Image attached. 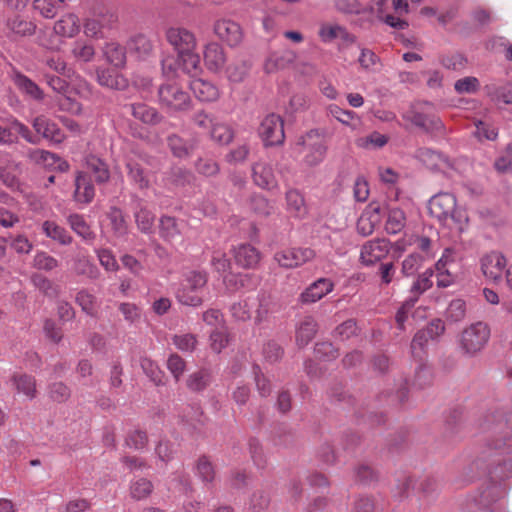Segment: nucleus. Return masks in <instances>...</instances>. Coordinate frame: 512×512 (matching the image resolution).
<instances>
[{
	"label": "nucleus",
	"mask_w": 512,
	"mask_h": 512,
	"mask_svg": "<svg viewBox=\"0 0 512 512\" xmlns=\"http://www.w3.org/2000/svg\"><path fill=\"white\" fill-rule=\"evenodd\" d=\"M429 214L440 224L461 234L469 227L466 208L457 204L456 197L448 192H440L428 202Z\"/></svg>",
	"instance_id": "1"
},
{
	"label": "nucleus",
	"mask_w": 512,
	"mask_h": 512,
	"mask_svg": "<svg viewBox=\"0 0 512 512\" xmlns=\"http://www.w3.org/2000/svg\"><path fill=\"white\" fill-rule=\"evenodd\" d=\"M208 276L203 271H190L185 274L180 287L176 291L177 300L186 306L198 307L204 302L202 292L207 284Z\"/></svg>",
	"instance_id": "2"
},
{
	"label": "nucleus",
	"mask_w": 512,
	"mask_h": 512,
	"mask_svg": "<svg viewBox=\"0 0 512 512\" xmlns=\"http://www.w3.org/2000/svg\"><path fill=\"white\" fill-rule=\"evenodd\" d=\"M159 103L169 113L185 112L191 109L189 94L176 82H167L158 90Z\"/></svg>",
	"instance_id": "3"
},
{
	"label": "nucleus",
	"mask_w": 512,
	"mask_h": 512,
	"mask_svg": "<svg viewBox=\"0 0 512 512\" xmlns=\"http://www.w3.org/2000/svg\"><path fill=\"white\" fill-rule=\"evenodd\" d=\"M297 144L304 146L307 150L304 162L310 167L319 165L326 157L327 143L324 135L319 130H310L299 138Z\"/></svg>",
	"instance_id": "4"
},
{
	"label": "nucleus",
	"mask_w": 512,
	"mask_h": 512,
	"mask_svg": "<svg viewBox=\"0 0 512 512\" xmlns=\"http://www.w3.org/2000/svg\"><path fill=\"white\" fill-rule=\"evenodd\" d=\"M490 330L483 322H477L467 327L461 335L460 345L468 355H474L484 348L488 342Z\"/></svg>",
	"instance_id": "5"
},
{
	"label": "nucleus",
	"mask_w": 512,
	"mask_h": 512,
	"mask_svg": "<svg viewBox=\"0 0 512 512\" xmlns=\"http://www.w3.org/2000/svg\"><path fill=\"white\" fill-rule=\"evenodd\" d=\"M405 117L426 131H439L442 128V122L437 116L434 106L428 102L413 105Z\"/></svg>",
	"instance_id": "6"
},
{
	"label": "nucleus",
	"mask_w": 512,
	"mask_h": 512,
	"mask_svg": "<svg viewBox=\"0 0 512 512\" xmlns=\"http://www.w3.org/2000/svg\"><path fill=\"white\" fill-rule=\"evenodd\" d=\"M259 135L266 146L281 145L285 139L284 121L281 116L268 114L260 124Z\"/></svg>",
	"instance_id": "7"
},
{
	"label": "nucleus",
	"mask_w": 512,
	"mask_h": 512,
	"mask_svg": "<svg viewBox=\"0 0 512 512\" xmlns=\"http://www.w3.org/2000/svg\"><path fill=\"white\" fill-rule=\"evenodd\" d=\"M315 256L316 252L308 247L287 248L276 252L274 260L283 268H296L312 261Z\"/></svg>",
	"instance_id": "8"
},
{
	"label": "nucleus",
	"mask_w": 512,
	"mask_h": 512,
	"mask_svg": "<svg viewBox=\"0 0 512 512\" xmlns=\"http://www.w3.org/2000/svg\"><path fill=\"white\" fill-rule=\"evenodd\" d=\"M390 252V242L384 238H376L365 242L360 251V262L365 266H373L384 259Z\"/></svg>",
	"instance_id": "9"
},
{
	"label": "nucleus",
	"mask_w": 512,
	"mask_h": 512,
	"mask_svg": "<svg viewBox=\"0 0 512 512\" xmlns=\"http://www.w3.org/2000/svg\"><path fill=\"white\" fill-rule=\"evenodd\" d=\"M167 42L173 47L178 54L188 52L191 49H196L195 35L183 27H170L166 33Z\"/></svg>",
	"instance_id": "10"
},
{
	"label": "nucleus",
	"mask_w": 512,
	"mask_h": 512,
	"mask_svg": "<svg viewBox=\"0 0 512 512\" xmlns=\"http://www.w3.org/2000/svg\"><path fill=\"white\" fill-rule=\"evenodd\" d=\"M487 445L490 449L499 453H504L512 448V434L507 427L506 423H497L487 439Z\"/></svg>",
	"instance_id": "11"
},
{
	"label": "nucleus",
	"mask_w": 512,
	"mask_h": 512,
	"mask_svg": "<svg viewBox=\"0 0 512 512\" xmlns=\"http://www.w3.org/2000/svg\"><path fill=\"white\" fill-rule=\"evenodd\" d=\"M380 221L381 206L377 202H371L357 221V231L362 236H369L374 232Z\"/></svg>",
	"instance_id": "12"
},
{
	"label": "nucleus",
	"mask_w": 512,
	"mask_h": 512,
	"mask_svg": "<svg viewBox=\"0 0 512 512\" xmlns=\"http://www.w3.org/2000/svg\"><path fill=\"white\" fill-rule=\"evenodd\" d=\"M32 126L36 133L51 142L59 144L65 140V134L62 130L54 121L45 115L35 117L32 121Z\"/></svg>",
	"instance_id": "13"
},
{
	"label": "nucleus",
	"mask_w": 512,
	"mask_h": 512,
	"mask_svg": "<svg viewBox=\"0 0 512 512\" xmlns=\"http://www.w3.org/2000/svg\"><path fill=\"white\" fill-rule=\"evenodd\" d=\"M334 283L328 278H319L311 283L300 295L304 304L315 303L332 292Z\"/></svg>",
	"instance_id": "14"
},
{
	"label": "nucleus",
	"mask_w": 512,
	"mask_h": 512,
	"mask_svg": "<svg viewBox=\"0 0 512 512\" xmlns=\"http://www.w3.org/2000/svg\"><path fill=\"white\" fill-rule=\"evenodd\" d=\"M233 257L241 268L255 269L261 260V253L250 244H241L233 249Z\"/></svg>",
	"instance_id": "15"
},
{
	"label": "nucleus",
	"mask_w": 512,
	"mask_h": 512,
	"mask_svg": "<svg viewBox=\"0 0 512 512\" xmlns=\"http://www.w3.org/2000/svg\"><path fill=\"white\" fill-rule=\"evenodd\" d=\"M215 34L230 46H235L242 39V31L240 26L231 20H218L214 25Z\"/></svg>",
	"instance_id": "16"
},
{
	"label": "nucleus",
	"mask_w": 512,
	"mask_h": 512,
	"mask_svg": "<svg viewBox=\"0 0 512 512\" xmlns=\"http://www.w3.org/2000/svg\"><path fill=\"white\" fill-rule=\"evenodd\" d=\"M144 162V158L135 156L130 157L126 163L127 176L139 189H147L150 185L148 174L143 167Z\"/></svg>",
	"instance_id": "17"
},
{
	"label": "nucleus",
	"mask_w": 512,
	"mask_h": 512,
	"mask_svg": "<svg viewBox=\"0 0 512 512\" xmlns=\"http://www.w3.org/2000/svg\"><path fill=\"white\" fill-rule=\"evenodd\" d=\"M190 89L201 102H215L220 98L219 88L210 81L194 78L190 81Z\"/></svg>",
	"instance_id": "18"
},
{
	"label": "nucleus",
	"mask_w": 512,
	"mask_h": 512,
	"mask_svg": "<svg viewBox=\"0 0 512 512\" xmlns=\"http://www.w3.org/2000/svg\"><path fill=\"white\" fill-rule=\"evenodd\" d=\"M203 57L206 68L211 72L218 73L225 66L226 55L218 43H208L204 48Z\"/></svg>",
	"instance_id": "19"
},
{
	"label": "nucleus",
	"mask_w": 512,
	"mask_h": 512,
	"mask_svg": "<svg viewBox=\"0 0 512 512\" xmlns=\"http://www.w3.org/2000/svg\"><path fill=\"white\" fill-rule=\"evenodd\" d=\"M383 5L384 0H371V3H365L364 0H336L337 9L345 13H360L370 10L380 14Z\"/></svg>",
	"instance_id": "20"
},
{
	"label": "nucleus",
	"mask_w": 512,
	"mask_h": 512,
	"mask_svg": "<svg viewBox=\"0 0 512 512\" xmlns=\"http://www.w3.org/2000/svg\"><path fill=\"white\" fill-rule=\"evenodd\" d=\"M28 157L36 164L43 165L47 168L58 169L60 171H66L69 168L67 161L61 159L54 153L46 150L34 149L28 153Z\"/></svg>",
	"instance_id": "21"
},
{
	"label": "nucleus",
	"mask_w": 512,
	"mask_h": 512,
	"mask_svg": "<svg viewBox=\"0 0 512 512\" xmlns=\"http://www.w3.org/2000/svg\"><path fill=\"white\" fill-rule=\"evenodd\" d=\"M505 265L506 260L504 256L497 252H491L481 260V268L484 275L492 280H497L501 277Z\"/></svg>",
	"instance_id": "22"
},
{
	"label": "nucleus",
	"mask_w": 512,
	"mask_h": 512,
	"mask_svg": "<svg viewBox=\"0 0 512 512\" xmlns=\"http://www.w3.org/2000/svg\"><path fill=\"white\" fill-rule=\"evenodd\" d=\"M95 196V188L89 175L85 172H78L75 178L74 199L76 202L88 204Z\"/></svg>",
	"instance_id": "23"
},
{
	"label": "nucleus",
	"mask_w": 512,
	"mask_h": 512,
	"mask_svg": "<svg viewBox=\"0 0 512 512\" xmlns=\"http://www.w3.org/2000/svg\"><path fill=\"white\" fill-rule=\"evenodd\" d=\"M254 183L262 189L271 190L277 187L273 168L266 163H256L252 167Z\"/></svg>",
	"instance_id": "24"
},
{
	"label": "nucleus",
	"mask_w": 512,
	"mask_h": 512,
	"mask_svg": "<svg viewBox=\"0 0 512 512\" xmlns=\"http://www.w3.org/2000/svg\"><path fill=\"white\" fill-rule=\"evenodd\" d=\"M11 79L16 87L30 98L41 101L44 99L43 90L30 78L22 74L21 72L13 69Z\"/></svg>",
	"instance_id": "25"
},
{
	"label": "nucleus",
	"mask_w": 512,
	"mask_h": 512,
	"mask_svg": "<svg viewBox=\"0 0 512 512\" xmlns=\"http://www.w3.org/2000/svg\"><path fill=\"white\" fill-rule=\"evenodd\" d=\"M288 213L297 219H303L308 214V207L305 203L304 196L297 189H289L285 195Z\"/></svg>",
	"instance_id": "26"
},
{
	"label": "nucleus",
	"mask_w": 512,
	"mask_h": 512,
	"mask_svg": "<svg viewBox=\"0 0 512 512\" xmlns=\"http://www.w3.org/2000/svg\"><path fill=\"white\" fill-rule=\"evenodd\" d=\"M318 324L312 316H305L296 327V344L299 347L307 346L315 337Z\"/></svg>",
	"instance_id": "27"
},
{
	"label": "nucleus",
	"mask_w": 512,
	"mask_h": 512,
	"mask_svg": "<svg viewBox=\"0 0 512 512\" xmlns=\"http://www.w3.org/2000/svg\"><path fill=\"white\" fill-rule=\"evenodd\" d=\"M223 283L227 290L254 289L257 286L256 277L249 273H229L224 276Z\"/></svg>",
	"instance_id": "28"
},
{
	"label": "nucleus",
	"mask_w": 512,
	"mask_h": 512,
	"mask_svg": "<svg viewBox=\"0 0 512 512\" xmlns=\"http://www.w3.org/2000/svg\"><path fill=\"white\" fill-rule=\"evenodd\" d=\"M19 165L9 155H0V180L9 188L18 186Z\"/></svg>",
	"instance_id": "29"
},
{
	"label": "nucleus",
	"mask_w": 512,
	"mask_h": 512,
	"mask_svg": "<svg viewBox=\"0 0 512 512\" xmlns=\"http://www.w3.org/2000/svg\"><path fill=\"white\" fill-rule=\"evenodd\" d=\"M417 157L430 170H444L449 167V161L443 154L429 148L419 149Z\"/></svg>",
	"instance_id": "30"
},
{
	"label": "nucleus",
	"mask_w": 512,
	"mask_h": 512,
	"mask_svg": "<svg viewBox=\"0 0 512 512\" xmlns=\"http://www.w3.org/2000/svg\"><path fill=\"white\" fill-rule=\"evenodd\" d=\"M42 232L46 237L59 243L60 245L67 246L73 241L70 233L55 221L46 220L42 223Z\"/></svg>",
	"instance_id": "31"
},
{
	"label": "nucleus",
	"mask_w": 512,
	"mask_h": 512,
	"mask_svg": "<svg viewBox=\"0 0 512 512\" xmlns=\"http://www.w3.org/2000/svg\"><path fill=\"white\" fill-rule=\"evenodd\" d=\"M11 380L13 386L19 394H23L29 400H32L36 397V380L33 376L22 373H15Z\"/></svg>",
	"instance_id": "32"
},
{
	"label": "nucleus",
	"mask_w": 512,
	"mask_h": 512,
	"mask_svg": "<svg viewBox=\"0 0 512 512\" xmlns=\"http://www.w3.org/2000/svg\"><path fill=\"white\" fill-rule=\"evenodd\" d=\"M6 28L11 35L16 37H25L34 34L36 26L33 22L28 21L19 15H14L7 19Z\"/></svg>",
	"instance_id": "33"
},
{
	"label": "nucleus",
	"mask_w": 512,
	"mask_h": 512,
	"mask_svg": "<svg viewBox=\"0 0 512 512\" xmlns=\"http://www.w3.org/2000/svg\"><path fill=\"white\" fill-rule=\"evenodd\" d=\"M294 60V54L291 51L273 52L264 62L266 73H275L286 68Z\"/></svg>",
	"instance_id": "34"
},
{
	"label": "nucleus",
	"mask_w": 512,
	"mask_h": 512,
	"mask_svg": "<svg viewBox=\"0 0 512 512\" xmlns=\"http://www.w3.org/2000/svg\"><path fill=\"white\" fill-rule=\"evenodd\" d=\"M80 29L79 19L75 14H67L55 22L54 31L62 37H73Z\"/></svg>",
	"instance_id": "35"
},
{
	"label": "nucleus",
	"mask_w": 512,
	"mask_h": 512,
	"mask_svg": "<svg viewBox=\"0 0 512 512\" xmlns=\"http://www.w3.org/2000/svg\"><path fill=\"white\" fill-rule=\"evenodd\" d=\"M97 80L101 86L121 90L127 87V80L113 69H101L97 71Z\"/></svg>",
	"instance_id": "36"
},
{
	"label": "nucleus",
	"mask_w": 512,
	"mask_h": 512,
	"mask_svg": "<svg viewBox=\"0 0 512 512\" xmlns=\"http://www.w3.org/2000/svg\"><path fill=\"white\" fill-rule=\"evenodd\" d=\"M132 115L145 124L155 125L162 120L158 111L146 104L139 103L131 105Z\"/></svg>",
	"instance_id": "37"
},
{
	"label": "nucleus",
	"mask_w": 512,
	"mask_h": 512,
	"mask_svg": "<svg viewBox=\"0 0 512 512\" xmlns=\"http://www.w3.org/2000/svg\"><path fill=\"white\" fill-rule=\"evenodd\" d=\"M67 223L71 229L84 240L91 241L95 238L94 232L82 215L77 213L70 214L67 217Z\"/></svg>",
	"instance_id": "38"
},
{
	"label": "nucleus",
	"mask_w": 512,
	"mask_h": 512,
	"mask_svg": "<svg viewBox=\"0 0 512 512\" xmlns=\"http://www.w3.org/2000/svg\"><path fill=\"white\" fill-rule=\"evenodd\" d=\"M178 61L182 70L191 76H196L201 71L200 57L195 49L178 54Z\"/></svg>",
	"instance_id": "39"
},
{
	"label": "nucleus",
	"mask_w": 512,
	"mask_h": 512,
	"mask_svg": "<svg viewBox=\"0 0 512 512\" xmlns=\"http://www.w3.org/2000/svg\"><path fill=\"white\" fill-rule=\"evenodd\" d=\"M107 218L110 222L111 229L118 237L125 236L128 232V225L121 209L111 207L107 212Z\"/></svg>",
	"instance_id": "40"
},
{
	"label": "nucleus",
	"mask_w": 512,
	"mask_h": 512,
	"mask_svg": "<svg viewBox=\"0 0 512 512\" xmlns=\"http://www.w3.org/2000/svg\"><path fill=\"white\" fill-rule=\"evenodd\" d=\"M128 48L138 58H145L152 53L153 43L148 37L140 34L130 40Z\"/></svg>",
	"instance_id": "41"
},
{
	"label": "nucleus",
	"mask_w": 512,
	"mask_h": 512,
	"mask_svg": "<svg viewBox=\"0 0 512 512\" xmlns=\"http://www.w3.org/2000/svg\"><path fill=\"white\" fill-rule=\"evenodd\" d=\"M406 225L405 213L399 208H392L388 212L385 229L389 234H397Z\"/></svg>",
	"instance_id": "42"
},
{
	"label": "nucleus",
	"mask_w": 512,
	"mask_h": 512,
	"mask_svg": "<svg viewBox=\"0 0 512 512\" xmlns=\"http://www.w3.org/2000/svg\"><path fill=\"white\" fill-rule=\"evenodd\" d=\"M486 91L492 101L496 103L512 104V84L502 86L487 85Z\"/></svg>",
	"instance_id": "43"
},
{
	"label": "nucleus",
	"mask_w": 512,
	"mask_h": 512,
	"mask_svg": "<svg viewBox=\"0 0 512 512\" xmlns=\"http://www.w3.org/2000/svg\"><path fill=\"white\" fill-rule=\"evenodd\" d=\"M209 136L213 141L227 145L232 141L234 134L229 125L220 122L217 119L209 133Z\"/></svg>",
	"instance_id": "44"
},
{
	"label": "nucleus",
	"mask_w": 512,
	"mask_h": 512,
	"mask_svg": "<svg viewBox=\"0 0 512 512\" xmlns=\"http://www.w3.org/2000/svg\"><path fill=\"white\" fill-rule=\"evenodd\" d=\"M86 165L89 171H91L96 178L98 183H104L108 181L110 173L107 165L98 157L89 156L86 159Z\"/></svg>",
	"instance_id": "45"
},
{
	"label": "nucleus",
	"mask_w": 512,
	"mask_h": 512,
	"mask_svg": "<svg viewBox=\"0 0 512 512\" xmlns=\"http://www.w3.org/2000/svg\"><path fill=\"white\" fill-rule=\"evenodd\" d=\"M181 230L175 218L170 216H163L160 219V235L166 241H173L179 237Z\"/></svg>",
	"instance_id": "46"
},
{
	"label": "nucleus",
	"mask_w": 512,
	"mask_h": 512,
	"mask_svg": "<svg viewBox=\"0 0 512 512\" xmlns=\"http://www.w3.org/2000/svg\"><path fill=\"white\" fill-rule=\"evenodd\" d=\"M153 491V484L146 478H140L131 482L130 495L135 500L147 498Z\"/></svg>",
	"instance_id": "47"
},
{
	"label": "nucleus",
	"mask_w": 512,
	"mask_h": 512,
	"mask_svg": "<svg viewBox=\"0 0 512 512\" xmlns=\"http://www.w3.org/2000/svg\"><path fill=\"white\" fill-rule=\"evenodd\" d=\"M251 209L258 216L267 217L274 213L275 206L265 197L255 195L251 198Z\"/></svg>",
	"instance_id": "48"
},
{
	"label": "nucleus",
	"mask_w": 512,
	"mask_h": 512,
	"mask_svg": "<svg viewBox=\"0 0 512 512\" xmlns=\"http://www.w3.org/2000/svg\"><path fill=\"white\" fill-rule=\"evenodd\" d=\"M76 302L82 310L90 315L95 316L97 313L96 297L87 290H81L76 295Z\"/></svg>",
	"instance_id": "49"
},
{
	"label": "nucleus",
	"mask_w": 512,
	"mask_h": 512,
	"mask_svg": "<svg viewBox=\"0 0 512 512\" xmlns=\"http://www.w3.org/2000/svg\"><path fill=\"white\" fill-rule=\"evenodd\" d=\"M155 216L154 214L145 207H140L135 212V221L138 228L144 232H150L154 226Z\"/></svg>",
	"instance_id": "50"
},
{
	"label": "nucleus",
	"mask_w": 512,
	"mask_h": 512,
	"mask_svg": "<svg viewBox=\"0 0 512 512\" xmlns=\"http://www.w3.org/2000/svg\"><path fill=\"white\" fill-rule=\"evenodd\" d=\"M114 21L115 16L113 14L109 15L107 21L106 19H88L84 24V33L89 37H98L102 32V28L106 24H112Z\"/></svg>",
	"instance_id": "51"
},
{
	"label": "nucleus",
	"mask_w": 512,
	"mask_h": 512,
	"mask_svg": "<svg viewBox=\"0 0 512 512\" xmlns=\"http://www.w3.org/2000/svg\"><path fill=\"white\" fill-rule=\"evenodd\" d=\"M107 60L115 67H122L126 61L124 49L114 43L108 44L105 48Z\"/></svg>",
	"instance_id": "52"
},
{
	"label": "nucleus",
	"mask_w": 512,
	"mask_h": 512,
	"mask_svg": "<svg viewBox=\"0 0 512 512\" xmlns=\"http://www.w3.org/2000/svg\"><path fill=\"white\" fill-rule=\"evenodd\" d=\"M33 266L39 270L51 271L59 266V261L46 252H37L33 259Z\"/></svg>",
	"instance_id": "53"
},
{
	"label": "nucleus",
	"mask_w": 512,
	"mask_h": 512,
	"mask_svg": "<svg viewBox=\"0 0 512 512\" xmlns=\"http://www.w3.org/2000/svg\"><path fill=\"white\" fill-rule=\"evenodd\" d=\"M141 368L144 373L156 384L163 383L164 374L160 368L149 358L141 359Z\"/></svg>",
	"instance_id": "54"
},
{
	"label": "nucleus",
	"mask_w": 512,
	"mask_h": 512,
	"mask_svg": "<svg viewBox=\"0 0 512 512\" xmlns=\"http://www.w3.org/2000/svg\"><path fill=\"white\" fill-rule=\"evenodd\" d=\"M74 270L78 275H85L91 279H96L99 275L97 267L86 257L78 258L75 261Z\"/></svg>",
	"instance_id": "55"
},
{
	"label": "nucleus",
	"mask_w": 512,
	"mask_h": 512,
	"mask_svg": "<svg viewBox=\"0 0 512 512\" xmlns=\"http://www.w3.org/2000/svg\"><path fill=\"white\" fill-rule=\"evenodd\" d=\"M72 54L76 59L88 62L94 57L95 50L91 44L84 41H76L72 49Z\"/></svg>",
	"instance_id": "56"
},
{
	"label": "nucleus",
	"mask_w": 512,
	"mask_h": 512,
	"mask_svg": "<svg viewBox=\"0 0 512 512\" xmlns=\"http://www.w3.org/2000/svg\"><path fill=\"white\" fill-rule=\"evenodd\" d=\"M167 369L173 375L176 382H178L186 370V362L178 354H171L167 360Z\"/></svg>",
	"instance_id": "57"
},
{
	"label": "nucleus",
	"mask_w": 512,
	"mask_h": 512,
	"mask_svg": "<svg viewBox=\"0 0 512 512\" xmlns=\"http://www.w3.org/2000/svg\"><path fill=\"white\" fill-rule=\"evenodd\" d=\"M197 474L204 482H212L215 477L214 466L211 461L206 457L202 456L199 458L196 466Z\"/></svg>",
	"instance_id": "58"
},
{
	"label": "nucleus",
	"mask_w": 512,
	"mask_h": 512,
	"mask_svg": "<svg viewBox=\"0 0 512 512\" xmlns=\"http://www.w3.org/2000/svg\"><path fill=\"white\" fill-rule=\"evenodd\" d=\"M217 118L204 110L197 111L192 118L193 123L203 131L210 133Z\"/></svg>",
	"instance_id": "59"
},
{
	"label": "nucleus",
	"mask_w": 512,
	"mask_h": 512,
	"mask_svg": "<svg viewBox=\"0 0 512 512\" xmlns=\"http://www.w3.org/2000/svg\"><path fill=\"white\" fill-rule=\"evenodd\" d=\"M432 276L433 271L432 270H426L423 274H421L417 280L413 283L411 292L415 294V300L417 297L425 292L426 290L430 289L433 285L432 282Z\"/></svg>",
	"instance_id": "60"
},
{
	"label": "nucleus",
	"mask_w": 512,
	"mask_h": 512,
	"mask_svg": "<svg viewBox=\"0 0 512 512\" xmlns=\"http://www.w3.org/2000/svg\"><path fill=\"white\" fill-rule=\"evenodd\" d=\"M209 383V375L205 371H197L189 375L186 381L187 387L192 391H201Z\"/></svg>",
	"instance_id": "61"
},
{
	"label": "nucleus",
	"mask_w": 512,
	"mask_h": 512,
	"mask_svg": "<svg viewBox=\"0 0 512 512\" xmlns=\"http://www.w3.org/2000/svg\"><path fill=\"white\" fill-rule=\"evenodd\" d=\"M429 340V332H424L423 329L419 330L415 334L411 343L412 355L421 359L424 348Z\"/></svg>",
	"instance_id": "62"
},
{
	"label": "nucleus",
	"mask_w": 512,
	"mask_h": 512,
	"mask_svg": "<svg viewBox=\"0 0 512 512\" xmlns=\"http://www.w3.org/2000/svg\"><path fill=\"white\" fill-rule=\"evenodd\" d=\"M317 358L330 361L338 357V350L330 342H319L315 346Z\"/></svg>",
	"instance_id": "63"
},
{
	"label": "nucleus",
	"mask_w": 512,
	"mask_h": 512,
	"mask_svg": "<svg viewBox=\"0 0 512 512\" xmlns=\"http://www.w3.org/2000/svg\"><path fill=\"white\" fill-rule=\"evenodd\" d=\"M264 359L269 363L279 361L283 356V349L275 341H268L263 347Z\"/></svg>",
	"instance_id": "64"
}]
</instances>
